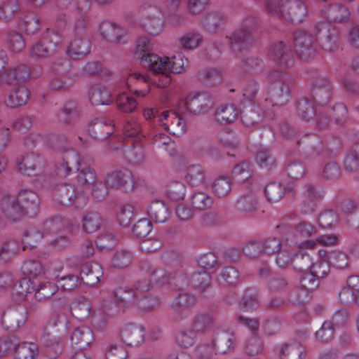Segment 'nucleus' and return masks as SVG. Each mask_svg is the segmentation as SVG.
I'll list each match as a JSON object with an SVG mask.
<instances>
[{
	"label": "nucleus",
	"instance_id": "obj_59",
	"mask_svg": "<svg viewBox=\"0 0 359 359\" xmlns=\"http://www.w3.org/2000/svg\"><path fill=\"white\" fill-rule=\"evenodd\" d=\"M32 289L34 291V297L38 301L48 299L57 291V286L50 282L41 283L36 288L32 287Z\"/></svg>",
	"mask_w": 359,
	"mask_h": 359
},
{
	"label": "nucleus",
	"instance_id": "obj_42",
	"mask_svg": "<svg viewBox=\"0 0 359 359\" xmlns=\"http://www.w3.org/2000/svg\"><path fill=\"white\" fill-rule=\"evenodd\" d=\"M74 163L78 164L79 156L78 154L72 151L65 156H63L61 160L57 161L55 164V172L56 175L61 177H65L69 175L72 170L71 163Z\"/></svg>",
	"mask_w": 359,
	"mask_h": 359
},
{
	"label": "nucleus",
	"instance_id": "obj_47",
	"mask_svg": "<svg viewBox=\"0 0 359 359\" xmlns=\"http://www.w3.org/2000/svg\"><path fill=\"white\" fill-rule=\"evenodd\" d=\"M196 303L197 297L196 296L187 292H179L172 303V307L179 312L181 310L191 309Z\"/></svg>",
	"mask_w": 359,
	"mask_h": 359
},
{
	"label": "nucleus",
	"instance_id": "obj_24",
	"mask_svg": "<svg viewBox=\"0 0 359 359\" xmlns=\"http://www.w3.org/2000/svg\"><path fill=\"white\" fill-rule=\"evenodd\" d=\"M79 116L78 104L73 100L66 102L56 114L58 122L65 126L73 125Z\"/></svg>",
	"mask_w": 359,
	"mask_h": 359
},
{
	"label": "nucleus",
	"instance_id": "obj_50",
	"mask_svg": "<svg viewBox=\"0 0 359 359\" xmlns=\"http://www.w3.org/2000/svg\"><path fill=\"white\" fill-rule=\"evenodd\" d=\"M296 110L298 116L306 121H309L316 115L315 108L307 97H303L297 101Z\"/></svg>",
	"mask_w": 359,
	"mask_h": 359
},
{
	"label": "nucleus",
	"instance_id": "obj_13",
	"mask_svg": "<svg viewBox=\"0 0 359 359\" xmlns=\"http://www.w3.org/2000/svg\"><path fill=\"white\" fill-rule=\"evenodd\" d=\"M185 105L191 113L202 114L207 113L213 107V100L205 93H196L187 96Z\"/></svg>",
	"mask_w": 359,
	"mask_h": 359
},
{
	"label": "nucleus",
	"instance_id": "obj_57",
	"mask_svg": "<svg viewBox=\"0 0 359 359\" xmlns=\"http://www.w3.org/2000/svg\"><path fill=\"white\" fill-rule=\"evenodd\" d=\"M124 154L128 162L134 165H140L145 159L144 149L139 143L127 148Z\"/></svg>",
	"mask_w": 359,
	"mask_h": 359
},
{
	"label": "nucleus",
	"instance_id": "obj_52",
	"mask_svg": "<svg viewBox=\"0 0 359 359\" xmlns=\"http://www.w3.org/2000/svg\"><path fill=\"white\" fill-rule=\"evenodd\" d=\"M318 254L320 259L316 262H313L310 271L320 279L327 276L330 272V265L325 257V251L320 250Z\"/></svg>",
	"mask_w": 359,
	"mask_h": 359
},
{
	"label": "nucleus",
	"instance_id": "obj_7",
	"mask_svg": "<svg viewBox=\"0 0 359 359\" xmlns=\"http://www.w3.org/2000/svg\"><path fill=\"white\" fill-rule=\"evenodd\" d=\"M16 164L19 172L28 176H35L43 171L46 162L39 154L29 153L18 158Z\"/></svg>",
	"mask_w": 359,
	"mask_h": 359
},
{
	"label": "nucleus",
	"instance_id": "obj_11",
	"mask_svg": "<svg viewBox=\"0 0 359 359\" xmlns=\"http://www.w3.org/2000/svg\"><path fill=\"white\" fill-rule=\"evenodd\" d=\"M26 320L27 310L21 306L8 308L1 315V324L4 328L12 332L25 325Z\"/></svg>",
	"mask_w": 359,
	"mask_h": 359
},
{
	"label": "nucleus",
	"instance_id": "obj_41",
	"mask_svg": "<svg viewBox=\"0 0 359 359\" xmlns=\"http://www.w3.org/2000/svg\"><path fill=\"white\" fill-rule=\"evenodd\" d=\"M13 351L16 359H35L39 353L37 344L31 342L19 344L18 339Z\"/></svg>",
	"mask_w": 359,
	"mask_h": 359
},
{
	"label": "nucleus",
	"instance_id": "obj_29",
	"mask_svg": "<svg viewBox=\"0 0 359 359\" xmlns=\"http://www.w3.org/2000/svg\"><path fill=\"white\" fill-rule=\"evenodd\" d=\"M190 283L192 287L205 297H208L207 293L212 287L211 276L203 269L191 274Z\"/></svg>",
	"mask_w": 359,
	"mask_h": 359
},
{
	"label": "nucleus",
	"instance_id": "obj_15",
	"mask_svg": "<svg viewBox=\"0 0 359 359\" xmlns=\"http://www.w3.org/2000/svg\"><path fill=\"white\" fill-rule=\"evenodd\" d=\"M120 337L128 346H138L144 341V327L140 325L128 323L121 329Z\"/></svg>",
	"mask_w": 359,
	"mask_h": 359
},
{
	"label": "nucleus",
	"instance_id": "obj_45",
	"mask_svg": "<svg viewBox=\"0 0 359 359\" xmlns=\"http://www.w3.org/2000/svg\"><path fill=\"white\" fill-rule=\"evenodd\" d=\"M240 273L234 266L224 268L217 276V281L222 285H235L239 283Z\"/></svg>",
	"mask_w": 359,
	"mask_h": 359
},
{
	"label": "nucleus",
	"instance_id": "obj_17",
	"mask_svg": "<svg viewBox=\"0 0 359 359\" xmlns=\"http://www.w3.org/2000/svg\"><path fill=\"white\" fill-rule=\"evenodd\" d=\"M285 11L283 18L293 23H301L307 14V8L303 0H285Z\"/></svg>",
	"mask_w": 359,
	"mask_h": 359
},
{
	"label": "nucleus",
	"instance_id": "obj_2",
	"mask_svg": "<svg viewBox=\"0 0 359 359\" xmlns=\"http://www.w3.org/2000/svg\"><path fill=\"white\" fill-rule=\"evenodd\" d=\"M315 38L319 45L326 51H334L339 47L340 34L338 29L332 25L319 22L314 27Z\"/></svg>",
	"mask_w": 359,
	"mask_h": 359
},
{
	"label": "nucleus",
	"instance_id": "obj_51",
	"mask_svg": "<svg viewBox=\"0 0 359 359\" xmlns=\"http://www.w3.org/2000/svg\"><path fill=\"white\" fill-rule=\"evenodd\" d=\"M292 264L294 269L299 271L310 270L313 264V259L306 252L299 250L293 255Z\"/></svg>",
	"mask_w": 359,
	"mask_h": 359
},
{
	"label": "nucleus",
	"instance_id": "obj_36",
	"mask_svg": "<svg viewBox=\"0 0 359 359\" xmlns=\"http://www.w3.org/2000/svg\"><path fill=\"white\" fill-rule=\"evenodd\" d=\"M147 214L154 222L163 223L168 219L170 210L163 201L156 200L151 202L149 205Z\"/></svg>",
	"mask_w": 359,
	"mask_h": 359
},
{
	"label": "nucleus",
	"instance_id": "obj_12",
	"mask_svg": "<svg viewBox=\"0 0 359 359\" xmlns=\"http://www.w3.org/2000/svg\"><path fill=\"white\" fill-rule=\"evenodd\" d=\"M321 15L332 25V23H344L348 22L351 17L349 9L341 3H334L325 5L321 9Z\"/></svg>",
	"mask_w": 359,
	"mask_h": 359
},
{
	"label": "nucleus",
	"instance_id": "obj_37",
	"mask_svg": "<svg viewBox=\"0 0 359 359\" xmlns=\"http://www.w3.org/2000/svg\"><path fill=\"white\" fill-rule=\"evenodd\" d=\"M225 16L218 11H212L207 13L202 19V24L205 29L215 33L219 31L225 25Z\"/></svg>",
	"mask_w": 359,
	"mask_h": 359
},
{
	"label": "nucleus",
	"instance_id": "obj_5",
	"mask_svg": "<svg viewBox=\"0 0 359 359\" xmlns=\"http://www.w3.org/2000/svg\"><path fill=\"white\" fill-rule=\"evenodd\" d=\"M298 149L307 158H321L325 156V147L319 136L314 133L305 134L296 142Z\"/></svg>",
	"mask_w": 359,
	"mask_h": 359
},
{
	"label": "nucleus",
	"instance_id": "obj_38",
	"mask_svg": "<svg viewBox=\"0 0 359 359\" xmlns=\"http://www.w3.org/2000/svg\"><path fill=\"white\" fill-rule=\"evenodd\" d=\"M215 324V318L208 313L196 315L191 323V329L196 334H203L210 330Z\"/></svg>",
	"mask_w": 359,
	"mask_h": 359
},
{
	"label": "nucleus",
	"instance_id": "obj_6",
	"mask_svg": "<svg viewBox=\"0 0 359 359\" xmlns=\"http://www.w3.org/2000/svg\"><path fill=\"white\" fill-rule=\"evenodd\" d=\"M104 180L107 186L115 190L128 191L132 190L134 187L133 173L125 167L107 172Z\"/></svg>",
	"mask_w": 359,
	"mask_h": 359
},
{
	"label": "nucleus",
	"instance_id": "obj_35",
	"mask_svg": "<svg viewBox=\"0 0 359 359\" xmlns=\"http://www.w3.org/2000/svg\"><path fill=\"white\" fill-rule=\"evenodd\" d=\"M41 137L50 149L62 152L68 151L69 149L68 138L63 134L49 133Z\"/></svg>",
	"mask_w": 359,
	"mask_h": 359
},
{
	"label": "nucleus",
	"instance_id": "obj_18",
	"mask_svg": "<svg viewBox=\"0 0 359 359\" xmlns=\"http://www.w3.org/2000/svg\"><path fill=\"white\" fill-rule=\"evenodd\" d=\"M16 198L26 215L34 217L37 214L40 201L36 192L31 189H23L19 191Z\"/></svg>",
	"mask_w": 359,
	"mask_h": 359
},
{
	"label": "nucleus",
	"instance_id": "obj_16",
	"mask_svg": "<svg viewBox=\"0 0 359 359\" xmlns=\"http://www.w3.org/2000/svg\"><path fill=\"white\" fill-rule=\"evenodd\" d=\"M234 341L235 336L233 332L219 329L214 333L212 345L217 353L226 354L233 351Z\"/></svg>",
	"mask_w": 359,
	"mask_h": 359
},
{
	"label": "nucleus",
	"instance_id": "obj_3",
	"mask_svg": "<svg viewBox=\"0 0 359 359\" xmlns=\"http://www.w3.org/2000/svg\"><path fill=\"white\" fill-rule=\"evenodd\" d=\"M294 46L297 57L302 60L312 59L316 53V39L309 32L298 30L294 34Z\"/></svg>",
	"mask_w": 359,
	"mask_h": 359
},
{
	"label": "nucleus",
	"instance_id": "obj_22",
	"mask_svg": "<svg viewBox=\"0 0 359 359\" xmlns=\"http://www.w3.org/2000/svg\"><path fill=\"white\" fill-rule=\"evenodd\" d=\"M231 49L235 53H240L250 46L254 40L253 34L244 29L235 30L229 36Z\"/></svg>",
	"mask_w": 359,
	"mask_h": 359
},
{
	"label": "nucleus",
	"instance_id": "obj_43",
	"mask_svg": "<svg viewBox=\"0 0 359 359\" xmlns=\"http://www.w3.org/2000/svg\"><path fill=\"white\" fill-rule=\"evenodd\" d=\"M82 222L83 230L88 233H92L101 228L102 218L98 212L92 210L83 215Z\"/></svg>",
	"mask_w": 359,
	"mask_h": 359
},
{
	"label": "nucleus",
	"instance_id": "obj_63",
	"mask_svg": "<svg viewBox=\"0 0 359 359\" xmlns=\"http://www.w3.org/2000/svg\"><path fill=\"white\" fill-rule=\"evenodd\" d=\"M330 265L339 269H343L348 266V255L341 251H332L325 255Z\"/></svg>",
	"mask_w": 359,
	"mask_h": 359
},
{
	"label": "nucleus",
	"instance_id": "obj_40",
	"mask_svg": "<svg viewBox=\"0 0 359 359\" xmlns=\"http://www.w3.org/2000/svg\"><path fill=\"white\" fill-rule=\"evenodd\" d=\"M75 81V74H68L67 76L54 74L50 79L48 86L51 90L64 93L69 90Z\"/></svg>",
	"mask_w": 359,
	"mask_h": 359
},
{
	"label": "nucleus",
	"instance_id": "obj_48",
	"mask_svg": "<svg viewBox=\"0 0 359 359\" xmlns=\"http://www.w3.org/2000/svg\"><path fill=\"white\" fill-rule=\"evenodd\" d=\"M238 111L233 105H224L219 107L215 111L217 121L222 124L233 122L238 116Z\"/></svg>",
	"mask_w": 359,
	"mask_h": 359
},
{
	"label": "nucleus",
	"instance_id": "obj_54",
	"mask_svg": "<svg viewBox=\"0 0 359 359\" xmlns=\"http://www.w3.org/2000/svg\"><path fill=\"white\" fill-rule=\"evenodd\" d=\"M160 304V299L157 296L148 293L137 298L135 306L142 311L150 312Z\"/></svg>",
	"mask_w": 359,
	"mask_h": 359
},
{
	"label": "nucleus",
	"instance_id": "obj_19",
	"mask_svg": "<svg viewBox=\"0 0 359 359\" xmlns=\"http://www.w3.org/2000/svg\"><path fill=\"white\" fill-rule=\"evenodd\" d=\"M99 32L102 37L106 40L118 43H125L123 37L127 31L118 24L104 20L100 24Z\"/></svg>",
	"mask_w": 359,
	"mask_h": 359
},
{
	"label": "nucleus",
	"instance_id": "obj_14",
	"mask_svg": "<svg viewBox=\"0 0 359 359\" xmlns=\"http://www.w3.org/2000/svg\"><path fill=\"white\" fill-rule=\"evenodd\" d=\"M114 121L106 117L96 118L88 126V132L95 139L104 140L114 133Z\"/></svg>",
	"mask_w": 359,
	"mask_h": 359
},
{
	"label": "nucleus",
	"instance_id": "obj_30",
	"mask_svg": "<svg viewBox=\"0 0 359 359\" xmlns=\"http://www.w3.org/2000/svg\"><path fill=\"white\" fill-rule=\"evenodd\" d=\"M71 341L75 348L83 351L88 347L93 341L92 330L87 327L74 329L71 335Z\"/></svg>",
	"mask_w": 359,
	"mask_h": 359
},
{
	"label": "nucleus",
	"instance_id": "obj_64",
	"mask_svg": "<svg viewBox=\"0 0 359 359\" xmlns=\"http://www.w3.org/2000/svg\"><path fill=\"white\" fill-rule=\"evenodd\" d=\"M214 194L219 198L226 196L231 190V182L226 177H220L215 180L212 185Z\"/></svg>",
	"mask_w": 359,
	"mask_h": 359
},
{
	"label": "nucleus",
	"instance_id": "obj_46",
	"mask_svg": "<svg viewBox=\"0 0 359 359\" xmlns=\"http://www.w3.org/2000/svg\"><path fill=\"white\" fill-rule=\"evenodd\" d=\"M185 178L191 186L198 187L205 181V172L201 165H191L187 167Z\"/></svg>",
	"mask_w": 359,
	"mask_h": 359
},
{
	"label": "nucleus",
	"instance_id": "obj_44",
	"mask_svg": "<svg viewBox=\"0 0 359 359\" xmlns=\"http://www.w3.org/2000/svg\"><path fill=\"white\" fill-rule=\"evenodd\" d=\"M241 116L245 126H253L261 120V109L259 106L250 103L248 106L243 107L241 110Z\"/></svg>",
	"mask_w": 359,
	"mask_h": 359
},
{
	"label": "nucleus",
	"instance_id": "obj_25",
	"mask_svg": "<svg viewBox=\"0 0 359 359\" xmlns=\"http://www.w3.org/2000/svg\"><path fill=\"white\" fill-rule=\"evenodd\" d=\"M30 75L29 67L25 64H21L5 71L1 75L0 79L8 84H17L25 82L30 77Z\"/></svg>",
	"mask_w": 359,
	"mask_h": 359
},
{
	"label": "nucleus",
	"instance_id": "obj_28",
	"mask_svg": "<svg viewBox=\"0 0 359 359\" xmlns=\"http://www.w3.org/2000/svg\"><path fill=\"white\" fill-rule=\"evenodd\" d=\"M30 96L29 89L24 86H18L11 91L4 99V104L6 107L15 109L25 106Z\"/></svg>",
	"mask_w": 359,
	"mask_h": 359
},
{
	"label": "nucleus",
	"instance_id": "obj_55",
	"mask_svg": "<svg viewBox=\"0 0 359 359\" xmlns=\"http://www.w3.org/2000/svg\"><path fill=\"white\" fill-rule=\"evenodd\" d=\"M259 292L256 288L249 287L245 290L241 305L248 311L255 310L259 306Z\"/></svg>",
	"mask_w": 359,
	"mask_h": 359
},
{
	"label": "nucleus",
	"instance_id": "obj_62",
	"mask_svg": "<svg viewBox=\"0 0 359 359\" xmlns=\"http://www.w3.org/2000/svg\"><path fill=\"white\" fill-rule=\"evenodd\" d=\"M18 246L15 241L5 242L0 248V263H6L11 260L18 252Z\"/></svg>",
	"mask_w": 359,
	"mask_h": 359
},
{
	"label": "nucleus",
	"instance_id": "obj_20",
	"mask_svg": "<svg viewBox=\"0 0 359 359\" xmlns=\"http://www.w3.org/2000/svg\"><path fill=\"white\" fill-rule=\"evenodd\" d=\"M182 0H165V20L173 27L180 26L185 21L184 14L181 8Z\"/></svg>",
	"mask_w": 359,
	"mask_h": 359
},
{
	"label": "nucleus",
	"instance_id": "obj_21",
	"mask_svg": "<svg viewBox=\"0 0 359 359\" xmlns=\"http://www.w3.org/2000/svg\"><path fill=\"white\" fill-rule=\"evenodd\" d=\"M53 196L57 204L66 207L72 206L77 198L75 187L69 184L57 185L53 189Z\"/></svg>",
	"mask_w": 359,
	"mask_h": 359
},
{
	"label": "nucleus",
	"instance_id": "obj_1",
	"mask_svg": "<svg viewBox=\"0 0 359 359\" xmlns=\"http://www.w3.org/2000/svg\"><path fill=\"white\" fill-rule=\"evenodd\" d=\"M188 60H183L180 53L168 57H161L157 55H146L142 59V65L153 72H169L172 74L182 73L185 69Z\"/></svg>",
	"mask_w": 359,
	"mask_h": 359
},
{
	"label": "nucleus",
	"instance_id": "obj_9",
	"mask_svg": "<svg viewBox=\"0 0 359 359\" xmlns=\"http://www.w3.org/2000/svg\"><path fill=\"white\" fill-rule=\"evenodd\" d=\"M333 94V87L330 80L325 76L317 77L312 83L311 95L317 104L326 105Z\"/></svg>",
	"mask_w": 359,
	"mask_h": 359
},
{
	"label": "nucleus",
	"instance_id": "obj_49",
	"mask_svg": "<svg viewBox=\"0 0 359 359\" xmlns=\"http://www.w3.org/2000/svg\"><path fill=\"white\" fill-rule=\"evenodd\" d=\"M114 294L118 302L125 306H135L137 298L132 287H118Z\"/></svg>",
	"mask_w": 359,
	"mask_h": 359
},
{
	"label": "nucleus",
	"instance_id": "obj_32",
	"mask_svg": "<svg viewBox=\"0 0 359 359\" xmlns=\"http://www.w3.org/2000/svg\"><path fill=\"white\" fill-rule=\"evenodd\" d=\"M289 83H278L270 86L269 92L273 105L282 106L289 101L290 97Z\"/></svg>",
	"mask_w": 359,
	"mask_h": 359
},
{
	"label": "nucleus",
	"instance_id": "obj_27",
	"mask_svg": "<svg viewBox=\"0 0 359 359\" xmlns=\"http://www.w3.org/2000/svg\"><path fill=\"white\" fill-rule=\"evenodd\" d=\"M57 42H54L48 36H44L30 48V54L34 58H44L54 55Z\"/></svg>",
	"mask_w": 359,
	"mask_h": 359
},
{
	"label": "nucleus",
	"instance_id": "obj_23",
	"mask_svg": "<svg viewBox=\"0 0 359 359\" xmlns=\"http://www.w3.org/2000/svg\"><path fill=\"white\" fill-rule=\"evenodd\" d=\"M76 36L68 46L67 52L72 59L79 60L90 53L91 42L88 38L82 35Z\"/></svg>",
	"mask_w": 359,
	"mask_h": 359
},
{
	"label": "nucleus",
	"instance_id": "obj_58",
	"mask_svg": "<svg viewBox=\"0 0 359 359\" xmlns=\"http://www.w3.org/2000/svg\"><path fill=\"white\" fill-rule=\"evenodd\" d=\"M43 238V233L34 227H30L23 233V250L26 248L34 249Z\"/></svg>",
	"mask_w": 359,
	"mask_h": 359
},
{
	"label": "nucleus",
	"instance_id": "obj_61",
	"mask_svg": "<svg viewBox=\"0 0 359 359\" xmlns=\"http://www.w3.org/2000/svg\"><path fill=\"white\" fill-rule=\"evenodd\" d=\"M134 206L130 204H125L120 208L116 219L121 226L126 228L130 225L134 216Z\"/></svg>",
	"mask_w": 359,
	"mask_h": 359
},
{
	"label": "nucleus",
	"instance_id": "obj_56",
	"mask_svg": "<svg viewBox=\"0 0 359 359\" xmlns=\"http://www.w3.org/2000/svg\"><path fill=\"white\" fill-rule=\"evenodd\" d=\"M285 189L281 183L276 182L269 183L264 189V194L269 201L276 203L285 195Z\"/></svg>",
	"mask_w": 359,
	"mask_h": 359
},
{
	"label": "nucleus",
	"instance_id": "obj_10",
	"mask_svg": "<svg viewBox=\"0 0 359 359\" xmlns=\"http://www.w3.org/2000/svg\"><path fill=\"white\" fill-rule=\"evenodd\" d=\"M269 54L280 68L287 69L294 64V60L291 47L284 41H280L273 43Z\"/></svg>",
	"mask_w": 359,
	"mask_h": 359
},
{
	"label": "nucleus",
	"instance_id": "obj_31",
	"mask_svg": "<svg viewBox=\"0 0 359 359\" xmlns=\"http://www.w3.org/2000/svg\"><path fill=\"white\" fill-rule=\"evenodd\" d=\"M1 204L4 214L13 222H15L22 216L26 215L18 201L14 197H4Z\"/></svg>",
	"mask_w": 359,
	"mask_h": 359
},
{
	"label": "nucleus",
	"instance_id": "obj_33",
	"mask_svg": "<svg viewBox=\"0 0 359 359\" xmlns=\"http://www.w3.org/2000/svg\"><path fill=\"white\" fill-rule=\"evenodd\" d=\"M280 359H305L306 348L296 341L285 343L278 351Z\"/></svg>",
	"mask_w": 359,
	"mask_h": 359
},
{
	"label": "nucleus",
	"instance_id": "obj_39",
	"mask_svg": "<svg viewBox=\"0 0 359 359\" xmlns=\"http://www.w3.org/2000/svg\"><path fill=\"white\" fill-rule=\"evenodd\" d=\"M20 14L18 0H6L0 4V20L4 22L13 21Z\"/></svg>",
	"mask_w": 359,
	"mask_h": 359
},
{
	"label": "nucleus",
	"instance_id": "obj_8",
	"mask_svg": "<svg viewBox=\"0 0 359 359\" xmlns=\"http://www.w3.org/2000/svg\"><path fill=\"white\" fill-rule=\"evenodd\" d=\"M143 19L141 25L151 35L160 34L164 29V20L161 10L152 6L145 7L143 10Z\"/></svg>",
	"mask_w": 359,
	"mask_h": 359
},
{
	"label": "nucleus",
	"instance_id": "obj_34",
	"mask_svg": "<svg viewBox=\"0 0 359 359\" xmlns=\"http://www.w3.org/2000/svg\"><path fill=\"white\" fill-rule=\"evenodd\" d=\"M89 100L93 105L109 104L112 102L110 91L100 85H95L90 87L88 92Z\"/></svg>",
	"mask_w": 359,
	"mask_h": 359
},
{
	"label": "nucleus",
	"instance_id": "obj_26",
	"mask_svg": "<svg viewBox=\"0 0 359 359\" xmlns=\"http://www.w3.org/2000/svg\"><path fill=\"white\" fill-rule=\"evenodd\" d=\"M323 197V192L311 184H306L302 195L303 212L305 214L314 212L318 201Z\"/></svg>",
	"mask_w": 359,
	"mask_h": 359
},
{
	"label": "nucleus",
	"instance_id": "obj_53",
	"mask_svg": "<svg viewBox=\"0 0 359 359\" xmlns=\"http://www.w3.org/2000/svg\"><path fill=\"white\" fill-rule=\"evenodd\" d=\"M258 201L252 194L241 196L236 201V208L242 212H252L258 210Z\"/></svg>",
	"mask_w": 359,
	"mask_h": 359
},
{
	"label": "nucleus",
	"instance_id": "obj_60",
	"mask_svg": "<svg viewBox=\"0 0 359 359\" xmlns=\"http://www.w3.org/2000/svg\"><path fill=\"white\" fill-rule=\"evenodd\" d=\"M70 309L72 314L79 320H84L90 316V304L86 300L72 302Z\"/></svg>",
	"mask_w": 359,
	"mask_h": 359
},
{
	"label": "nucleus",
	"instance_id": "obj_4",
	"mask_svg": "<svg viewBox=\"0 0 359 359\" xmlns=\"http://www.w3.org/2000/svg\"><path fill=\"white\" fill-rule=\"evenodd\" d=\"M140 269L142 271L148 273L151 283H156L160 285H165L169 283L171 279H174L176 282H180L182 284L187 283V278L184 272L177 271L175 272L174 275L167 273V271L163 268H155L154 269L151 263L148 261H142L140 262Z\"/></svg>",
	"mask_w": 359,
	"mask_h": 359
}]
</instances>
